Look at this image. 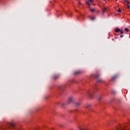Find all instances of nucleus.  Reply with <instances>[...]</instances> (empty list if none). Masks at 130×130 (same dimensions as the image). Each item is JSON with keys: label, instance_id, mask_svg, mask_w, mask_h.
<instances>
[{"label": "nucleus", "instance_id": "1", "mask_svg": "<svg viewBox=\"0 0 130 130\" xmlns=\"http://www.w3.org/2000/svg\"><path fill=\"white\" fill-rule=\"evenodd\" d=\"M76 100V99H75V98L73 97V96H71L68 99V104H70L71 103H73L74 102H75V101Z\"/></svg>", "mask_w": 130, "mask_h": 130}, {"label": "nucleus", "instance_id": "2", "mask_svg": "<svg viewBox=\"0 0 130 130\" xmlns=\"http://www.w3.org/2000/svg\"><path fill=\"white\" fill-rule=\"evenodd\" d=\"M66 88H67V84L62 85L58 87L59 90H60L61 91H64Z\"/></svg>", "mask_w": 130, "mask_h": 130}, {"label": "nucleus", "instance_id": "3", "mask_svg": "<svg viewBox=\"0 0 130 130\" xmlns=\"http://www.w3.org/2000/svg\"><path fill=\"white\" fill-rule=\"evenodd\" d=\"M87 94L88 97L92 98L93 97V94H94V92L88 90L87 92Z\"/></svg>", "mask_w": 130, "mask_h": 130}, {"label": "nucleus", "instance_id": "4", "mask_svg": "<svg viewBox=\"0 0 130 130\" xmlns=\"http://www.w3.org/2000/svg\"><path fill=\"white\" fill-rule=\"evenodd\" d=\"M58 77H59V75L58 74L54 75L52 76V78L53 80H56V79H58Z\"/></svg>", "mask_w": 130, "mask_h": 130}, {"label": "nucleus", "instance_id": "5", "mask_svg": "<svg viewBox=\"0 0 130 130\" xmlns=\"http://www.w3.org/2000/svg\"><path fill=\"white\" fill-rule=\"evenodd\" d=\"M81 102H76L74 103V105L76 107H79L81 105Z\"/></svg>", "mask_w": 130, "mask_h": 130}, {"label": "nucleus", "instance_id": "6", "mask_svg": "<svg viewBox=\"0 0 130 130\" xmlns=\"http://www.w3.org/2000/svg\"><path fill=\"white\" fill-rule=\"evenodd\" d=\"M93 2H94V0H88V1H86V4L87 6H90L89 3H93Z\"/></svg>", "mask_w": 130, "mask_h": 130}, {"label": "nucleus", "instance_id": "7", "mask_svg": "<svg viewBox=\"0 0 130 130\" xmlns=\"http://www.w3.org/2000/svg\"><path fill=\"white\" fill-rule=\"evenodd\" d=\"M125 5H126V8L127 9H129L130 8V3L129 2H127V1H126L125 2Z\"/></svg>", "mask_w": 130, "mask_h": 130}, {"label": "nucleus", "instance_id": "8", "mask_svg": "<svg viewBox=\"0 0 130 130\" xmlns=\"http://www.w3.org/2000/svg\"><path fill=\"white\" fill-rule=\"evenodd\" d=\"M8 124L9 126H12V127L15 128V124H14L13 123L9 122Z\"/></svg>", "mask_w": 130, "mask_h": 130}, {"label": "nucleus", "instance_id": "9", "mask_svg": "<svg viewBox=\"0 0 130 130\" xmlns=\"http://www.w3.org/2000/svg\"><path fill=\"white\" fill-rule=\"evenodd\" d=\"M79 74H81V72L80 71H76L74 72V75H79Z\"/></svg>", "mask_w": 130, "mask_h": 130}, {"label": "nucleus", "instance_id": "10", "mask_svg": "<svg viewBox=\"0 0 130 130\" xmlns=\"http://www.w3.org/2000/svg\"><path fill=\"white\" fill-rule=\"evenodd\" d=\"M91 107V104H87L85 106V108H90Z\"/></svg>", "mask_w": 130, "mask_h": 130}, {"label": "nucleus", "instance_id": "11", "mask_svg": "<svg viewBox=\"0 0 130 130\" xmlns=\"http://www.w3.org/2000/svg\"><path fill=\"white\" fill-rule=\"evenodd\" d=\"M115 32H116L117 33L118 32H120V29L118 28H116L115 29Z\"/></svg>", "mask_w": 130, "mask_h": 130}, {"label": "nucleus", "instance_id": "12", "mask_svg": "<svg viewBox=\"0 0 130 130\" xmlns=\"http://www.w3.org/2000/svg\"><path fill=\"white\" fill-rule=\"evenodd\" d=\"M106 11H107V9H106V8H104L103 9V14H104Z\"/></svg>", "mask_w": 130, "mask_h": 130}, {"label": "nucleus", "instance_id": "13", "mask_svg": "<svg viewBox=\"0 0 130 130\" xmlns=\"http://www.w3.org/2000/svg\"><path fill=\"white\" fill-rule=\"evenodd\" d=\"M98 99L99 100V101H101V99H102V96L100 95L98 96Z\"/></svg>", "mask_w": 130, "mask_h": 130}, {"label": "nucleus", "instance_id": "14", "mask_svg": "<svg viewBox=\"0 0 130 130\" xmlns=\"http://www.w3.org/2000/svg\"><path fill=\"white\" fill-rule=\"evenodd\" d=\"M116 78H117V76L115 75L112 77V80H114L115 79H116Z\"/></svg>", "mask_w": 130, "mask_h": 130}, {"label": "nucleus", "instance_id": "15", "mask_svg": "<svg viewBox=\"0 0 130 130\" xmlns=\"http://www.w3.org/2000/svg\"><path fill=\"white\" fill-rule=\"evenodd\" d=\"M98 83H99L100 82H104V80H103V79H100L98 80Z\"/></svg>", "mask_w": 130, "mask_h": 130}, {"label": "nucleus", "instance_id": "16", "mask_svg": "<svg viewBox=\"0 0 130 130\" xmlns=\"http://www.w3.org/2000/svg\"><path fill=\"white\" fill-rule=\"evenodd\" d=\"M89 18H90V20H92V21L95 20V17H91V16H90Z\"/></svg>", "mask_w": 130, "mask_h": 130}, {"label": "nucleus", "instance_id": "17", "mask_svg": "<svg viewBox=\"0 0 130 130\" xmlns=\"http://www.w3.org/2000/svg\"><path fill=\"white\" fill-rule=\"evenodd\" d=\"M100 76V75H95L94 77H95V78L96 79H97V78H99Z\"/></svg>", "mask_w": 130, "mask_h": 130}, {"label": "nucleus", "instance_id": "18", "mask_svg": "<svg viewBox=\"0 0 130 130\" xmlns=\"http://www.w3.org/2000/svg\"><path fill=\"white\" fill-rule=\"evenodd\" d=\"M125 31L126 32H128V31H129V29H128V28H125Z\"/></svg>", "mask_w": 130, "mask_h": 130}, {"label": "nucleus", "instance_id": "19", "mask_svg": "<svg viewBox=\"0 0 130 130\" xmlns=\"http://www.w3.org/2000/svg\"><path fill=\"white\" fill-rule=\"evenodd\" d=\"M90 12H94L95 9H90Z\"/></svg>", "mask_w": 130, "mask_h": 130}, {"label": "nucleus", "instance_id": "20", "mask_svg": "<svg viewBox=\"0 0 130 130\" xmlns=\"http://www.w3.org/2000/svg\"><path fill=\"white\" fill-rule=\"evenodd\" d=\"M118 13H121V10H120V9H118V10H117Z\"/></svg>", "mask_w": 130, "mask_h": 130}, {"label": "nucleus", "instance_id": "21", "mask_svg": "<svg viewBox=\"0 0 130 130\" xmlns=\"http://www.w3.org/2000/svg\"><path fill=\"white\" fill-rule=\"evenodd\" d=\"M112 94H115V91L112 90Z\"/></svg>", "mask_w": 130, "mask_h": 130}, {"label": "nucleus", "instance_id": "22", "mask_svg": "<svg viewBox=\"0 0 130 130\" xmlns=\"http://www.w3.org/2000/svg\"><path fill=\"white\" fill-rule=\"evenodd\" d=\"M120 32L121 34H123V30H120Z\"/></svg>", "mask_w": 130, "mask_h": 130}, {"label": "nucleus", "instance_id": "23", "mask_svg": "<svg viewBox=\"0 0 130 130\" xmlns=\"http://www.w3.org/2000/svg\"><path fill=\"white\" fill-rule=\"evenodd\" d=\"M120 38H122V37H123V36L122 35H120Z\"/></svg>", "mask_w": 130, "mask_h": 130}, {"label": "nucleus", "instance_id": "24", "mask_svg": "<svg viewBox=\"0 0 130 130\" xmlns=\"http://www.w3.org/2000/svg\"><path fill=\"white\" fill-rule=\"evenodd\" d=\"M78 4H79V5H82V4L81 3V2H79Z\"/></svg>", "mask_w": 130, "mask_h": 130}, {"label": "nucleus", "instance_id": "25", "mask_svg": "<svg viewBox=\"0 0 130 130\" xmlns=\"http://www.w3.org/2000/svg\"><path fill=\"white\" fill-rule=\"evenodd\" d=\"M125 2H126V0H124Z\"/></svg>", "mask_w": 130, "mask_h": 130}, {"label": "nucleus", "instance_id": "26", "mask_svg": "<svg viewBox=\"0 0 130 130\" xmlns=\"http://www.w3.org/2000/svg\"><path fill=\"white\" fill-rule=\"evenodd\" d=\"M116 2H117V0H116Z\"/></svg>", "mask_w": 130, "mask_h": 130}, {"label": "nucleus", "instance_id": "27", "mask_svg": "<svg viewBox=\"0 0 130 130\" xmlns=\"http://www.w3.org/2000/svg\"><path fill=\"white\" fill-rule=\"evenodd\" d=\"M103 1H106V0H103Z\"/></svg>", "mask_w": 130, "mask_h": 130}]
</instances>
